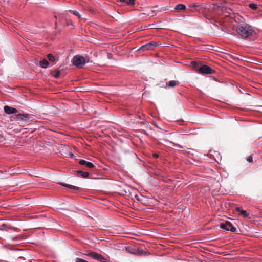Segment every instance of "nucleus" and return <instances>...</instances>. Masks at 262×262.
Here are the masks:
<instances>
[{"mask_svg": "<svg viewBox=\"0 0 262 262\" xmlns=\"http://www.w3.org/2000/svg\"><path fill=\"white\" fill-rule=\"evenodd\" d=\"M238 34L243 38L251 39L256 34L252 27L248 25H239L236 28Z\"/></svg>", "mask_w": 262, "mask_h": 262, "instance_id": "f257e3e1", "label": "nucleus"}, {"mask_svg": "<svg viewBox=\"0 0 262 262\" xmlns=\"http://www.w3.org/2000/svg\"><path fill=\"white\" fill-rule=\"evenodd\" d=\"M74 66L78 68H82L86 63L90 62V59L88 56L83 57L82 56L77 55L73 57L72 60Z\"/></svg>", "mask_w": 262, "mask_h": 262, "instance_id": "f03ea898", "label": "nucleus"}, {"mask_svg": "<svg viewBox=\"0 0 262 262\" xmlns=\"http://www.w3.org/2000/svg\"><path fill=\"white\" fill-rule=\"evenodd\" d=\"M220 228L226 231H230L233 233L235 232L236 230V227L229 221L221 223L220 224Z\"/></svg>", "mask_w": 262, "mask_h": 262, "instance_id": "7ed1b4c3", "label": "nucleus"}, {"mask_svg": "<svg viewBox=\"0 0 262 262\" xmlns=\"http://www.w3.org/2000/svg\"><path fill=\"white\" fill-rule=\"evenodd\" d=\"M135 191L136 190L134 189L129 187H126L124 189V192L126 194L128 193L131 196L134 197L137 201L139 202H142L144 199V196L140 194L133 193V191Z\"/></svg>", "mask_w": 262, "mask_h": 262, "instance_id": "20e7f679", "label": "nucleus"}, {"mask_svg": "<svg viewBox=\"0 0 262 262\" xmlns=\"http://www.w3.org/2000/svg\"><path fill=\"white\" fill-rule=\"evenodd\" d=\"M198 72L201 74H211L214 73L215 71L207 65H203L199 68Z\"/></svg>", "mask_w": 262, "mask_h": 262, "instance_id": "39448f33", "label": "nucleus"}, {"mask_svg": "<svg viewBox=\"0 0 262 262\" xmlns=\"http://www.w3.org/2000/svg\"><path fill=\"white\" fill-rule=\"evenodd\" d=\"M94 259L97 260L100 262H108L110 260L108 256L106 257L96 252H95Z\"/></svg>", "mask_w": 262, "mask_h": 262, "instance_id": "423d86ee", "label": "nucleus"}, {"mask_svg": "<svg viewBox=\"0 0 262 262\" xmlns=\"http://www.w3.org/2000/svg\"><path fill=\"white\" fill-rule=\"evenodd\" d=\"M158 45L156 42L151 41L147 43L141 47V49L143 50H149L152 49L154 47L157 46Z\"/></svg>", "mask_w": 262, "mask_h": 262, "instance_id": "0eeeda50", "label": "nucleus"}, {"mask_svg": "<svg viewBox=\"0 0 262 262\" xmlns=\"http://www.w3.org/2000/svg\"><path fill=\"white\" fill-rule=\"evenodd\" d=\"M4 110L5 113L7 114H12L17 112V110L16 108L8 105H5L4 107Z\"/></svg>", "mask_w": 262, "mask_h": 262, "instance_id": "6e6552de", "label": "nucleus"}, {"mask_svg": "<svg viewBox=\"0 0 262 262\" xmlns=\"http://www.w3.org/2000/svg\"><path fill=\"white\" fill-rule=\"evenodd\" d=\"M79 163L81 165H85L90 168H92L95 167L94 165L92 162H88L84 160H80L79 161Z\"/></svg>", "mask_w": 262, "mask_h": 262, "instance_id": "1a4fd4ad", "label": "nucleus"}, {"mask_svg": "<svg viewBox=\"0 0 262 262\" xmlns=\"http://www.w3.org/2000/svg\"><path fill=\"white\" fill-rule=\"evenodd\" d=\"M60 184L62 186L67 187V188L71 189V190H79L80 189V188H79L78 187H77V186H75L74 185H70V184H68L64 183H60Z\"/></svg>", "mask_w": 262, "mask_h": 262, "instance_id": "9d476101", "label": "nucleus"}, {"mask_svg": "<svg viewBox=\"0 0 262 262\" xmlns=\"http://www.w3.org/2000/svg\"><path fill=\"white\" fill-rule=\"evenodd\" d=\"M219 10L223 13L225 16H228L230 14L229 11L224 6L219 7Z\"/></svg>", "mask_w": 262, "mask_h": 262, "instance_id": "9b49d317", "label": "nucleus"}, {"mask_svg": "<svg viewBox=\"0 0 262 262\" xmlns=\"http://www.w3.org/2000/svg\"><path fill=\"white\" fill-rule=\"evenodd\" d=\"M29 115L27 114H19L17 115V118L23 121H26L29 119Z\"/></svg>", "mask_w": 262, "mask_h": 262, "instance_id": "f8f14e48", "label": "nucleus"}, {"mask_svg": "<svg viewBox=\"0 0 262 262\" xmlns=\"http://www.w3.org/2000/svg\"><path fill=\"white\" fill-rule=\"evenodd\" d=\"M49 62L46 59H43L39 62L40 66L43 69H46L49 66Z\"/></svg>", "mask_w": 262, "mask_h": 262, "instance_id": "ddd939ff", "label": "nucleus"}, {"mask_svg": "<svg viewBox=\"0 0 262 262\" xmlns=\"http://www.w3.org/2000/svg\"><path fill=\"white\" fill-rule=\"evenodd\" d=\"M174 9L178 11L184 10L186 9V6L183 4H179L175 6Z\"/></svg>", "mask_w": 262, "mask_h": 262, "instance_id": "4468645a", "label": "nucleus"}, {"mask_svg": "<svg viewBox=\"0 0 262 262\" xmlns=\"http://www.w3.org/2000/svg\"><path fill=\"white\" fill-rule=\"evenodd\" d=\"M236 210L240 212V213L243 215L245 217H247L249 216V214L246 212V211L244 210H241L239 207L236 208Z\"/></svg>", "mask_w": 262, "mask_h": 262, "instance_id": "2eb2a0df", "label": "nucleus"}, {"mask_svg": "<svg viewBox=\"0 0 262 262\" xmlns=\"http://www.w3.org/2000/svg\"><path fill=\"white\" fill-rule=\"evenodd\" d=\"M77 174H80L83 178H86L89 177V173L88 172H83L81 170L76 171Z\"/></svg>", "mask_w": 262, "mask_h": 262, "instance_id": "dca6fc26", "label": "nucleus"}, {"mask_svg": "<svg viewBox=\"0 0 262 262\" xmlns=\"http://www.w3.org/2000/svg\"><path fill=\"white\" fill-rule=\"evenodd\" d=\"M179 83V82L178 81L171 80L168 82V83L167 84V85L169 87L173 88Z\"/></svg>", "mask_w": 262, "mask_h": 262, "instance_id": "f3484780", "label": "nucleus"}, {"mask_svg": "<svg viewBox=\"0 0 262 262\" xmlns=\"http://www.w3.org/2000/svg\"><path fill=\"white\" fill-rule=\"evenodd\" d=\"M95 252L93 251H88L85 253H83V255L91 257L92 258L94 259V256H95Z\"/></svg>", "mask_w": 262, "mask_h": 262, "instance_id": "a211bd4d", "label": "nucleus"}, {"mask_svg": "<svg viewBox=\"0 0 262 262\" xmlns=\"http://www.w3.org/2000/svg\"><path fill=\"white\" fill-rule=\"evenodd\" d=\"M69 12L72 13L73 15H75L76 16L78 17V18H81V17L80 14L76 10H69Z\"/></svg>", "mask_w": 262, "mask_h": 262, "instance_id": "6ab92c4d", "label": "nucleus"}, {"mask_svg": "<svg viewBox=\"0 0 262 262\" xmlns=\"http://www.w3.org/2000/svg\"><path fill=\"white\" fill-rule=\"evenodd\" d=\"M47 58L48 59V60L51 61V62H55V57H54V56L53 55V54H48L47 55Z\"/></svg>", "mask_w": 262, "mask_h": 262, "instance_id": "aec40b11", "label": "nucleus"}, {"mask_svg": "<svg viewBox=\"0 0 262 262\" xmlns=\"http://www.w3.org/2000/svg\"><path fill=\"white\" fill-rule=\"evenodd\" d=\"M249 7L251 9L256 10L257 8V5L255 3H251L249 4Z\"/></svg>", "mask_w": 262, "mask_h": 262, "instance_id": "412c9836", "label": "nucleus"}, {"mask_svg": "<svg viewBox=\"0 0 262 262\" xmlns=\"http://www.w3.org/2000/svg\"><path fill=\"white\" fill-rule=\"evenodd\" d=\"M135 0H126V3L127 5H133L135 4Z\"/></svg>", "mask_w": 262, "mask_h": 262, "instance_id": "4be33fe9", "label": "nucleus"}, {"mask_svg": "<svg viewBox=\"0 0 262 262\" xmlns=\"http://www.w3.org/2000/svg\"><path fill=\"white\" fill-rule=\"evenodd\" d=\"M189 151H185V153H187L189 155H193L194 153L193 152H195V150L193 149L189 148Z\"/></svg>", "mask_w": 262, "mask_h": 262, "instance_id": "5701e85b", "label": "nucleus"}, {"mask_svg": "<svg viewBox=\"0 0 262 262\" xmlns=\"http://www.w3.org/2000/svg\"><path fill=\"white\" fill-rule=\"evenodd\" d=\"M75 262H89L83 259L80 258H76Z\"/></svg>", "mask_w": 262, "mask_h": 262, "instance_id": "b1692460", "label": "nucleus"}, {"mask_svg": "<svg viewBox=\"0 0 262 262\" xmlns=\"http://www.w3.org/2000/svg\"><path fill=\"white\" fill-rule=\"evenodd\" d=\"M60 75V70H58L57 72L53 75L54 77L58 78Z\"/></svg>", "mask_w": 262, "mask_h": 262, "instance_id": "393cba45", "label": "nucleus"}, {"mask_svg": "<svg viewBox=\"0 0 262 262\" xmlns=\"http://www.w3.org/2000/svg\"><path fill=\"white\" fill-rule=\"evenodd\" d=\"M247 161L249 162H252L253 161V158L251 155L248 157Z\"/></svg>", "mask_w": 262, "mask_h": 262, "instance_id": "a878e982", "label": "nucleus"}, {"mask_svg": "<svg viewBox=\"0 0 262 262\" xmlns=\"http://www.w3.org/2000/svg\"><path fill=\"white\" fill-rule=\"evenodd\" d=\"M2 227L3 228H6V227H8V225H7L5 224H2Z\"/></svg>", "mask_w": 262, "mask_h": 262, "instance_id": "bb28decb", "label": "nucleus"}, {"mask_svg": "<svg viewBox=\"0 0 262 262\" xmlns=\"http://www.w3.org/2000/svg\"><path fill=\"white\" fill-rule=\"evenodd\" d=\"M70 157L72 158H74L75 156L73 153H70Z\"/></svg>", "mask_w": 262, "mask_h": 262, "instance_id": "cd10ccee", "label": "nucleus"}, {"mask_svg": "<svg viewBox=\"0 0 262 262\" xmlns=\"http://www.w3.org/2000/svg\"><path fill=\"white\" fill-rule=\"evenodd\" d=\"M190 6L191 7H194V8H195V7H196L198 6H197L196 4H193L191 5Z\"/></svg>", "mask_w": 262, "mask_h": 262, "instance_id": "c85d7f7f", "label": "nucleus"}, {"mask_svg": "<svg viewBox=\"0 0 262 262\" xmlns=\"http://www.w3.org/2000/svg\"><path fill=\"white\" fill-rule=\"evenodd\" d=\"M176 146L178 147H179V148H183V147L182 146H181V145H180V144H176Z\"/></svg>", "mask_w": 262, "mask_h": 262, "instance_id": "c756f323", "label": "nucleus"}, {"mask_svg": "<svg viewBox=\"0 0 262 262\" xmlns=\"http://www.w3.org/2000/svg\"><path fill=\"white\" fill-rule=\"evenodd\" d=\"M9 228L12 229V230H15V229H16V228L15 227H9Z\"/></svg>", "mask_w": 262, "mask_h": 262, "instance_id": "7c9ffc66", "label": "nucleus"}, {"mask_svg": "<svg viewBox=\"0 0 262 262\" xmlns=\"http://www.w3.org/2000/svg\"><path fill=\"white\" fill-rule=\"evenodd\" d=\"M0 174H3V172L2 171H0ZM4 178V177L3 176H0V178Z\"/></svg>", "mask_w": 262, "mask_h": 262, "instance_id": "2f4dec72", "label": "nucleus"}, {"mask_svg": "<svg viewBox=\"0 0 262 262\" xmlns=\"http://www.w3.org/2000/svg\"><path fill=\"white\" fill-rule=\"evenodd\" d=\"M107 56H108V58H111V54H108Z\"/></svg>", "mask_w": 262, "mask_h": 262, "instance_id": "473e14b6", "label": "nucleus"}, {"mask_svg": "<svg viewBox=\"0 0 262 262\" xmlns=\"http://www.w3.org/2000/svg\"><path fill=\"white\" fill-rule=\"evenodd\" d=\"M121 2H126V0H120Z\"/></svg>", "mask_w": 262, "mask_h": 262, "instance_id": "72a5a7b5", "label": "nucleus"}, {"mask_svg": "<svg viewBox=\"0 0 262 262\" xmlns=\"http://www.w3.org/2000/svg\"><path fill=\"white\" fill-rule=\"evenodd\" d=\"M155 157L156 158H158V155H155Z\"/></svg>", "mask_w": 262, "mask_h": 262, "instance_id": "f704fd0d", "label": "nucleus"}, {"mask_svg": "<svg viewBox=\"0 0 262 262\" xmlns=\"http://www.w3.org/2000/svg\"><path fill=\"white\" fill-rule=\"evenodd\" d=\"M144 134H145V135H148V134H147L145 131L144 132Z\"/></svg>", "mask_w": 262, "mask_h": 262, "instance_id": "c9c22d12", "label": "nucleus"}, {"mask_svg": "<svg viewBox=\"0 0 262 262\" xmlns=\"http://www.w3.org/2000/svg\"><path fill=\"white\" fill-rule=\"evenodd\" d=\"M167 142H169V143H172H172H173V142H170V141H167Z\"/></svg>", "mask_w": 262, "mask_h": 262, "instance_id": "e433bc0d", "label": "nucleus"}]
</instances>
